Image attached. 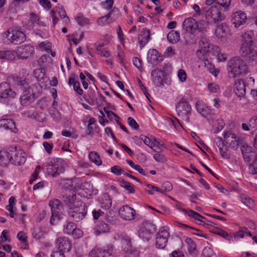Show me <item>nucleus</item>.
Segmentation results:
<instances>
[{"label":"nucleus","instance_id":"680f3d73","mask_svg":"<svg viewBox=\"0 0 257 257\" xmlns=\"http://www.w3.org/2000/svg\"><path fill=\"white\" fill-rule=\"evenodd\" d=\"M242 202L249 207H250L253 204V200L248 197L242 198Z\"/></svg>","mask_w":257,"mask_h":257},{"label":"nucleus","instance_id":"f257e3e1","mask_svg":"<svg viewBox=\"0 0 257 257\" xmlns=\"http://www.w3.org/2000/svg\"><path fill=\"white\" fill-rule=\"evenodd\" d=\"M253 36L252 31L245 33L242 35L243 43L240 53L242 57L248 61H254L257 58V46L253 42Z\"/></svg>","mask_w":257,"mask_h":257},{"label":"nucleus","instance_id":"a18cd8bd","mask_svg":"<svg viewBox=\"0 0 257 257\" xmlns=\"http://www.w3.org/2000/svg\"><path fill=\"white\" fill-rule=\"evenodd\" d=\"M213 20L214 23H218L219 22L224 20L225 17L220 13V15L218 14H214L209 16Z\"/></svg>","mask_w":257,"mask_h":257},{"label":"nucleus","instance_id":"a878e982","mask_svg":"<svg viewBox=\"0 0 257 257\" xmlns=\"http://www.w3.org/2000/svg\"><path fill=\"white\" fill-rule=\"evenodd\" d=\"M16 55V52L14 50H0V59L12 61L15 58Z\"/></svg>","mask_w":257,"mask_h":257},{"label":"nucleus","instance_id":"7c9ffc66","mask_svg":"<svg viewBox=\"0 0 257 257\" xmlns=\"http://www.w3.org/2000/svg\"><path fill=\"white\" fill-rule=\"evenodd\" d=\"M76 197V194H73L72 195L65 196L63 197V202L64 204L67 206V210H70V208L73 207L75 201H74Z\"/></svg>","mask_w":257,"mask_h":257},{"label":"nucleus","instance_id":"774afa93","mask_svg":"<svg viewBox=\"0 0 257 257\" xmlns=\"http://www.w3.org/2000/svg\"><path fill=\"white\" fill-rule=\"evenodd\" d=\"M250 169L252 174H257V158L253 160L252 163L250 165Z\"/></svg>","mask_w":257,"mask_h":257},{"label":"nucleus","instance_id":"2eb2a0df","mask_svg":"<svg viewBox=\"0 0 257 257\" xmlns=\"http://www.w3.org/2000/svg\"><path fill=\"white\" fill-rule=\"evenodd\" d=\"M169 235V233L166 230H160L156 234V247L159 249H163L166 246Z\"/></svg>","mask_w":257,"mask_h":257},{"label":"nucleus","instance_id":"f8f14e48","mask_svg":"<svg viewBox=\"0 0 257 257\" xmlns=\"http://www.w3.org/2000/svg\"><path fill=\"white\" fill-rule=\"evenodd\" d=\"M49 205L51 210V217L50 222L52 225L55 224L54 221L55 218L59 219L60 217V203L58 199H54L51 200L49 203Z\"/></svg>","mask_w":257,"mask_h":257},{"label":"nucleus","instance_id":"412c9836","mask_svg":"<svg viewBox=\"0 0 257 257\" xmlns=\"http://www.w3.org/2000/svg\"><path fill=\"white\" fill-rule=\"evenodd\" d=\"M0 127H4L6 130H10L12 132L15 134H17L18 132V128L16 127L14 121L11 119H1Z\"/></svg>","mask_w":257,"mask_h":257},{"label":"nucleus","instance_id":"37998d69","mask_svg":"<svg viewBox=\"0 0 257 257\" xmlns=\"http://www.w3.org/2000/svg\"><path fill=\"white\" fill-rule=\"evenodd\" d=\"M235 136L236 135L235 134H233L231 132H225L223 135L224 141L226 143V144H229V142H231V141L233 140Z\"/></svg>","mask_w":257,"mask_h":257},{"label":"nucleus","instance_id":"f3484780","mask_svg":"<svg viewBox=\"0 0 257 257\" xmlns=\"http://www.w3.org/2000/svg\"><path fill=\"white\" fill-rule=\"evenodd\" d=\"M182 26L184 29L187 32H190V34H193L197 29L201 32L202 31V29L199 27V24L197 23L196 20L192 18H188L186 19L183 22Z\"/></svg>","mask_w":257,"mask_h":257},{"label":"nucleus","instance_id":"9d476101","mask_svg":"<svg viewBox=\"0 0 257 257\" xmlns=\"http://www.w3.org/2000/svg\"><path fill=\"white\" fill-rule=\"evenodd\" d=\"M156 226L150 222L144 224L138 231L139 236L144 240L148 241L151 238V234L155 232Z\"/></svg>","mask_w":257,"mask_h":257},{"label":"nucleus","instance_id":"39448f33","mask_svg":"<svg viewBox=\"0 0 257 257\" xmlns=\"http://www.w3.org/2000/svg\"><path fill=\"white\" fill-rule=\"evenodd\" d=\"M26 154L21 150H17V147L10 148V162L15 165H21L25 163L26 160Z\"/></svg>","mask_w":257,"mask_h":257},{"label":"nucleus","instance_id":"f03ea898","mask_svg":"<svg viewBox=\"0 0 257 257\" xmlns=\"http://www.w3.org/2000/svg\"><path fill=\"white\" fill-rule=\"evenodd\" d=\"M247 69L246 63L239 57L232 58L228 62V75L230 78H235L242 74H246Z\"/></svg>","mask_w":257,"mask_h":257},{"label":"nucleus","instance_id":"4d7b16f0","mask_svg":"<svg viewBox=\"0 0 257 257\" xmlns=\"http://www.w3.org/2000/svg\"><path fill=\"white\" fill-rule=\"evenodd\" d=\"M249 125L251 128H254V131L257 130V116L251 118L249 121Z\"/></svg>","mask_w":257,"mask_h":257},{"label":"nucleus","instance_id":"e433bc0d","mask_svg":"<svg viewBox=\"0 0 257 257\" xmlns=\"http://www.w3.org/2000/svg\"><path fill=\"white\" fill-rule=\"evenodd\" d=\"M222 11H223V8L217 4H215L214 6H211L209 8V11L207 12L208 16L209 17L210 15H213L214 14L220 15V13H221Z\"/></svg>","mask_w":257,"mask_h":257},{"label":"nucleus","instance_id":"5fc2aeb1","mask_svg":"<svg viewBox=\"0 0 257 257\" xmlns=\"http://www.w3.org/2000/svg\"><path fill=\"white\" fill-rule=\"evenodd\" d=\"M178 76L181 82H184L187 79V74L183 69H179L178 71Z\"/></svg>","mask_w":257,"mask_h":257},{"label":"nucleus","instance_id":"393cba45","mask_svg":"<svg viewBox=\"0 0 257 257\" xmlns=\"http://www.w3.org/2000/svg\"><path fill=\"white\" fill-rule=\"evenodd\" d=\"M63 231L64 233L70 234H74V233H76L77 231L80 232L79 235L82 234L81 230L77 228L76 225L72 222H69L66 225H64Z\"/></svg>","mask_w":257,"mask_h":257},{"label":"nucleus","instance_id":"72a5a7b5","mask_svg":"<svg viewBox=\"0 0 257 257\" xmlns=\"http://www.w3.org/2000/svg\"><path fill=\"white\" fill-rule=\"evenodd\" d=\"M10 152V148L7 151H0V165H5L7 162L10 161V156L8 155Z\"/></svg>","mask_w":257,"mask_h":257},{"label":"nucleus","instance_id":"a211bd4d","mask_svg":"<svg viewBox=\"0 0 257 257\" xmlns=\"http://www.w3.org/2000/svg\"><path fill=\"white\" fill-rule=\"evenodd\" d=\"M113 254V248L107 249H102L100 248H94L89 253L90 257H111Z\"/></svg>","mask_w":257,"mask_h":257},{"label":"nucleus","instance_id":"473e14b6","mask_svg":"<svg viewBox=\"0 0 257 257\" xmlns=\"http://www.w3.org/2000/svg\"><path fill=\"white\" fill-rule=\"evenodd\" d=\"M185 242L188 244V249L190 254H194L196 253V244L195 242L190 237H186Z\"/></svg>","mask_w":257,"mask_h":257},{"label":"nucleus","instance_id":"423d86ee","mask_svg":"<svg viewBox=\"0 0 257 257\" xmlns=\"http://www.w3.org/2000/svg\"><path fill=\"white\" fill-rule=\"evenodd\" d=\"M16 96V93L11 89L10 83L7 82L0 83V102H8Z\"/></svg>","mask_w":257,"mask_h":257},{"label":"nucleus","instance_id":"13d9d810","mask_svg":"<svg viewBox=\"0 0 257 257\" xmlns=\"http://www.w3.org/2000/svg\"><path fill=\"white\" fill-rule=\"evenodd\" d=\"M180 210L185 214H187L192 218H193V215L199 216V213L191 209L187 210L186 209L181 208Z\"/></svg>","mask_w":257,"mask_h":257},{"label":"nucleus","instance_id":"1a4fd4ad","mask_svg":"<svg viewBox=\"0 0 257 257\" xmlns=\"http://www.w3.org/2000/svg\"><path fill=\"white\" fill-rule=\"evenodd\" d=\"M37 87L34 85L29 87L24 92V94L21 97V102L23 105H27V101L30 102H33L36 98L39 96V92L34 91Z\"/></svg>","mask_w":257,"mask_h":257},{"label":"nucleus","instance_id":"de8ad7c7","mask_svg":"<svg viewBox=\"0 0 257 257\" xmlns=\"http://www.w3.org/2000/svg\"><path fill=\"white\" fill-rule=\"evenodd\" d=\"M179 224L181 226H183V227H188L189 228H191V229H194V230H196L197 231H199V232H192V233L193 234H194V235H197V236H199V237H204V238H208V236H207V235L206 234H204V233H201V231L199 230V229L195 228L194 227H191V226H189L188 225H185V224H182V223H179Z\"/></svg>","mask_w":257,"mask_h":257},{"label":"nucleus","instance_id":"cd10ccee","mask_svg":"<svg viewBox=\"0 0 257 257\" xmlns=\"http://www.w3.org/2000/svg\"><path fill=\"white\" fill-rule=\"evenodd\" d=\"M109 230L108 225L104 221H99L97 225V228L95 231L96 235H98L101 233H106Z\"/></svg>","mask_w":257,"mask_h":257},{"label":"nucleus","instance_id":"4468645a","mask_svg":"<svg viewBox=\"0 0 257 257\" xmlns=\"http://www.w3.org/2000/svg\"><path fill=\"white\" fill-rule=\"evenodd\" d=\"M119 214L123 219L130 221L135 218L136 212L134 209L125 205L120 208Z\"/></svg>","mask_w":257,"mask_h":257},{"label":"nucleus","instance_id":"49530a36","mask_svg":"<svg viewBox=\"0 0 257 257\" xmlns=\"http://www.w3.org/2000/svg\"><path fill=\"white\" fill-rule=\"evenodd\" d=\"M216 3L223 8V11H226L230 4L231 0H216Z\"/></svg>","mask_w":257,"mask_h":257},{"label":"nucleus","instance_id":"c756f323","mask_svg":"<svg viewBox=\"0 0 257 257\" xmlns=\"http://www.w3.org/2000/svg\"><path fill=\"white\" fill-rule=\"evenodd\" d=\"M199 45L201 47V50H198L197 52H203V53L209 52L210 48V44L208 41V39L205 37H201L199 42Z\"/></svg>","mask_w":257,"mask_h":257},{"label":"nucleus","instance_id":"58836bf2","mask_svg":"<svg viewBox=\"0 0 257 257\" xmlns=\"http://www.w3.org/2000/svg\"><path fill=\"white\" fill-rule=\"evenodd\" d=\"M242 139L240 137H237L236 136H235V138L234 140L231 141V142H229V147L234 149L236 150L239 145L242 144Z\"/></svg>","mask_w":257,"mask_h":257},{"label":"nucleus","instance_id":"2f4dec72","mask_svg":"<svg viewBox=\"0 0 257 257\" xmlns=\"http://www.w3.org/2000/svg\"><path fill=\"white\" fill-rule=\"evenodd\" d=\"M180 37L179 32L172 30L167 35V39L170 43L175 44L180 40Z\"/></svg>","mask_w":257,"mask_h":257},{"label":"nucleus","instance_id":"4c0bfd02","mask_svg":"<svg viewBox=\"0 0 257 257\" xmlns=\"http://www.w3.org/2000/svg\"><path fill=\"white\" fill-rule=\"evenodd\" d=\"M119 181L122 183L120 185V186L127 190L128 193H134L135 192V189L133 187L130 183L125 181L123 179H119Z\"/></svg>","mask_w":257,"mask_h":257},{"label":"nucleus","instance_id":"052dcab7","mask_svg":"<svg viewBox=\"0 0 257 257\" xmlns=\"http://www.w3.org/2000/svg\"><path fill=\"white\" fill-rule=\"evenodd\" d=\"M154 159L157 162H164L166 161L165 156L159 153L155 154L153 156Z\"/></svg>","mask_w":257,"mask_h":257},{"label":"nucleus","instance_id":"864d4df0","mask_svg":"<svg viewBox=\"0 0 257 257\" xmlns=\"http://www.w3.org/2000/svg\"><path fill=\"white\" fill-rule=\"evenodd\" d=\"M113 0H106L102 2V5L103 8L106 10H110L113 5Z\"/></svg>","mask_w":257,"mask_h":257},{"label":"nucleus","instance_id":"ea45409f","mask_svg":"<svg viewBox=\"0 0 257 257\" xmlns=\"http://www.w3.org/2000/svg\"><path fill=\"white\" fill-rule=\"evenodd\" d=\"M114 9L109 12L107 15L105 16H102L101 18H99L97 20V24L100 26H104L105 25L107 24L108 23L107 22V20L110 17L111 13L114 11Z\"/></svg>","mask_w":257,"mask_h":257},{"label":"nucleus","instance_id":"5701e85b","mask_svg":"<svg viewBox=\"0 0 257 257\" xmlns=\"http://www.w3.org/2000/svg\"><path fill=\"white\" fill-rule=\"evenodd\" d=\"M26 39L25 34L21 31H13L11 37V42L15 45H18L24 42Z\"/></svg>","mask_w":257,"mask_h":257},{"label":"nucleus","instance_id":"7ed1b4c3","mask_svg":"<svg viewBox=\"0 0 257 257\" xmlns=\"http://www.w3.org/2000/svg\"><path fill=\"white\" fill-rule=\"evenodd\" d=\"M87 212V206L85 202L81 200L75 201L73 207L68 210L69 216L74 221H80L86 216Z\"/></svg>","mask_w":257,"mask_h":257},{"label":"nucleus","instance_id":"dca6fc26","mask_svg":"<svg viewBox=\"0 0 257 257\" xmlns=\"http://www.w3.org/2000/svg\"><path fill=\"white\" fill-rule=\"evenodd\" d=\"M117 239L120 240L121 247L125 252H130L132 250L131 239L125 232L117 233Z\"/></svg>","mask_w":257,"mask_h":257},{"label":"nucleus","instance_id":"a19ab883","mask_svg":"<svg viewBox=\"0 0 257 257\" xmlns=\"http://www.w3.org/2000/svg\"><path fill=\"white\" fill-rule=\"evenodd\" d=\"M211 232H213L217 235H219L220 236H221L224 238L226 239L227 240H231V239L233 240V237L231 235H229L227 232L225 231L220 229L219 231L217 232H214L211 231Z\"/></svg>","mask_w":257,"mask_h":257},{"label":"nucleus","instance_id":"4be33fe9","mask_svg":"<svg viewBox=\"0 0 257 257\" xmlns=\"http://www.w3.org/2000/svg\"><path fill=\"white\" fill-rule=\"evenodd\" d=\"M234 92L238 97H242L245 94L246 85L241 79L236 80L234 84Z\"/></svg>","mask_w":257,"mask_h":257},{"label":"nucleus","instance_id":"603ef678","mask_svg":"<svg viewBox=\"0 0 257 257\" xmlns=\"http://www.w3.org/2000/svg\"><path fill=\"white\" fill-rule=\"evenodd\" d=\"M215 142L216 143V144L217 146L218 147L219 150H220V149H224L225 146H226V145H225L224 143L223 142V141L222 140V139L221 137H216L215 138Z\"/></svg>","mask_w":257,"mask_h":257},{"label":"nucleus","instance_id":"79ce46f5","mask_svg":"<svg viewBox=\"0 0 257 257\" xmlns=\"http://www.w3.org/2000/svg\"><path fill=\"white\" fill-rule=\"evenodd\" d=\"M142 39L145 41V43H147L150 39V31L149 29L145 28L142 31Z\"/></svg>","mask_w":257,"mask_h":257},{"label":"nucleus","instance_id":"6e6552de","mask_svg":"<svg viewBox=\"0 0 257 257\" xmlns=\"http://www.w3.org/2000/svg\"><path fill=\"white\" fill-rule=\"evenodd\" d=\"M153 81L159 87H163L164 84H168L167 73L159 69H155L151 72Z\"/></svg>","mask_w":257,"mask_h":257},{"label":"nucleus","instance_id":"09e8293b","mask_svg":"<svg viewBox=\"0 0 257 257\" xmlns=\"http://www.w3.org/2000/svg\"><path fill=\"white\" fill-rule=\"evenodd\" d=\"M75 20L80 26L87 25L89 23V20L83 16H79L75 17Z\"/></svg>","mask_w":257,"mask_h":257},{"label":"nucleus","instance_id":"e2e57ef3","mask_svg":"<svg viewBox=\"0 0 257 257\" xmlns=\"http://www.w3.org/2000/svg\"><path fill=\"white\" fill-rule=\"evenodd\" d=\"M208 89L213 93H216L219 89V86L213 83H209L208 85Z\"/></svg>","mask_w":257,"mask_h":257},{"label":"nucleus","instance_id":"6e6d98bb","mask_svg":"<svg viewBox=\"0 0 257 257\" xmlns=\"http://www.w3.org/2000/svg\"><path fill=\"white\" fill-rule=\"evenodd\" d=\"M80 84L78 81H75L73 84V89L79 95H82L83 93V90L80 88Z\"/></svg>","mask_w":257,"mask_h":257},{"label":"nucleus","instance_id":"338daca9","mask_svg":"<svg viewBox=\"0 0 257 257\" xmlns=\"http://www.w3.org/2000/svg\"><path fill=\"white\" fill-rule=\"evenodd\" d=\"M212 250L210 248L205 247L202 252V257H211Z\"/></svg>","mask_w":257,"mask_h":257},{"label":"nucleus","instance_id":"8fccbe9b","mask_svg":"<svg viewBox=\"0 0 257 257\" xmlns=\"http://www.w3.org/2000/svg\"><path fill=\"white\" fill-rule=\"evenodd\" d=\"M110 170L111 173L117 176L123 174V172H124L123 169L118 165H115L112 167Z\"/></svg>","mask_w":257,"mask_h":257},{"label":"nucleus","instance_id":"aec40b11","mask_svg":"<svg viewBox=\"0 0 257 257\" xmlns=\"http://www.w3.org/2000/svg\"><path fill=\"white\" fill-rule=\"evenodd\" d=\"M246 20V14L243 12L238 11L232 14L231 21L235 28H238L245 23Z\"/></svg>","mask_w":257,"mask_h":257},{"label":"nucleus","instance_id":"0e129e2a","mask_svg":"<svg viewBox=\"0 0 257 257\" xmlns=\"http://www.w3.org/2000/svg\"><path fill=\"white\" fill-rule=\"evenodd\" d=\"M14 80L16 82L17 85L19 86H24L28 84V82L25 79H22L21 77H17L15 78Z\"/></svg>","mask_w":257,"mask_h":257},{"label":"nucleus","instance_id":"6ab92c4d","mask_svg":"<svg viewBox=\"0 0 257 257\" xmlns=\"http://www.w3.org/2000/svg\"><path fill=\"white\" fill-rule=\"evenodd\" d=\"M56 244L59 250L63 252H68L71 248V243L67 237L58 238L56 240Z\"/></svg>","mask_w":257,"mask_h":257},{"label":"nucleus","instance_id":"b1692460","mask_svg":"<svg viewBox=\"0 0 257 257\" xmlns=\"http://www.w3.org/2000/svg\"><path fill=\"white\" fill-rule=\"evenodd\" d=\"M34 76L41 84L46 82L48 80L47 77L46 76L45 70L44 68L35 70L34 71Z\"/></svg>","mask_w":257,"mask_h":257},{"label":"nucleus","instance_id":"69168bd1","mask_svg":"<svg viewBox=\"0 0 257 257\" xmlns=\"http://www.w3.org/2000/svg\"><path fill=\"white\" fill-rule=\"evenodd\" d=\"M92 213L93 215V218L95 220L98 219V218L100 216H102L104 214V212L102 211L100 209H99L98 210L94 209L92 211Z\"/></svg>","mask_w":257,"mask_h":257},{"label":"nucleus","instance_id":"bf43d9fd","mask_svg":"<svg viewBox=\"0 0 257 257\" xmlns=\"http://www.w3.org/2000/svg\"><path fill=\"white\" fill-rule=\"evenodd\" d=\"M17 238L25 244L28 243L27 237L25 236V233L23 231H20L18 233Z\"/></svg>","mask_w":257,"mask_h":257},{"label":"nucleus","instance_id":"0eeeda50","mask_svg":"<svg viewBox=\"0 0 257 257\" xmlns=\"http://www.w3.org/2000/svg\"><path fill=\"white\" fill-rule=\"evenodd\" d=\"M176 109L179 116L186 121H189L188 115L191 112V107L183 98L178 103Z\"/></svg>","mask_w":257,"mask_h":257},{"label":"nucleus","instance_id":"9b49d317","mask_svg":"<svg viewBox=\"0 0 257 257\" xmlns=\"http://www.w3.org/2000/svg\"><path fill=\"white\" fill-rule=\"evenodd\" d=\"M16 55L19 59H26L34 53V48L30 45H22L16 50Z\"/></svg>","mask_w":257,"mask_h":257},{"label":"nucleus","instance_id":"3c124183","mask_svg":"<svg viewBox=\"0 0 257 257\" xmlns=\"http://www.w3.org/2000/svg\"><path fill=\"white\" fill-rule=\"evenodd\" d=\"M127 123L128 125L134 129L137 130L139 128V125L136 122L134 118L132 117L127 118Z\"/></svg>","mask_w":257,"mask_h":257},{"label":"nucleus","instance_id":"bb28decb","mask_svg":"<svg viewBox=\"0 0 257 257\" xmlns=\"http://www.w3.org/2000/svg\"><path fill=\"white\" fill-rule=\"evenodd\" d=\"M196 107L198 112L206 117L210 114V109L202 102L197 101Z\"/></svg>","mask_w":257,"mask_h":257},{"label":"nucleus","instance_id":"c9c22d12","mask_svg":"<svg viewBox=\"0 0 257 257\" xmlns=\"http://www.w3.org/2000/svg\"><path fill=\"white\" fill-rule=\"evenodd\" d=\"M112 201L110 196L106 193L103 195L101 206L106 209H108L111 207Z\"/></svg>","mask_w":257,"mask_h":257},{"label":"nucleus","instance_id":"c85d7f7f","mask_svg":"<svg viewBox=\"0 0 257 257\" xmlns=\"http://www.w3.org/2000/svg\"><path fill=\"white\" fill-rule=\"evenodd\" d=\"M159 52L156 49H150L148 53L147 60L148 63L154 64L155 62L158 61Z\"/></svg>","mask_w":257,"mask_h":257},{"label":"nucleus","instance_id":"f704fd0d","mask_svg":"<svg viewBox=\"0 0 257 257\" xmlns=\"http://www.w3.org/2000/svg\"><path fill=\"white\" fill-rule=\"evenodd\" d=\"M89 158L90 160L95 163L97 166L102 164V161L98 154L96 152H91L89 154Z\"/></svg>","mask_w":257,"mask_h":257},{"label":"nucleus","instance_id":"ddd939ff","mask_svg":"<svg viewBox=\"0 0 257 257\" xmlns=\"http://www.w3.org/2000/svg\"><path fill=\"white\" fill-rule=\"evenodd\" d=\"M241 151L245 162L250 163L252 161L257 158L255 152L246 143L242 144Z\"/></svg>","mask_w":257,"mask_h":257},{"label":"nucleus","instance_id":"20e7f679","mask_svg":"<svg viewBox=\"0 0 257 257\" xmlns=\"http://www.w3.org/2000/svg\"><path fill=\"white\" fill-rule=\"evenodd\" d=\"M66 164L61 158H55L49 162L47 168L48 175L56 177L63 174L65 171Z\"/></svg>","mask_w":257,"mask_h":257},{"label":"nucleus","instance_id":"c03bdc74","mask_svg":"<svg viewBox=\"0 0 257 257\" xmlns=\"http://www.w3.org/2000/svg\"><path fill=\"white\" fill-rule=\"evenodd\" d=\"M41 169V167L40 166H37L34 172L32 174L30 179L29 180L30 184H32L37 178L38 176L39 175V173Z\"/></svg>","mask_w":257,"mask_h":257}]
</instances>
